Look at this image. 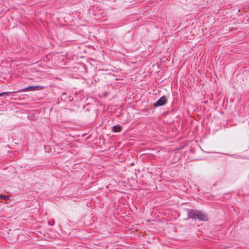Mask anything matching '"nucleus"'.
<instances>
[{
    "label": "nucleus",
    "mask_w": 249,
    "mask_h": 249,
    "mask_svg": "<svg viewBox=\"0 0 249 249\" xmlns=\"http://www.w3.org/2000/svg\"><path fill=\"white\" fill-rule=\"evenodd\" d=\"M229 156H231V157H238L239 156L236 155V154H233V155H229Z\"/></svg>",
    "instance_id": "nucleus-9"
},
{
    "label": "nucleus",
    "mask_w": 249,
    "mask_h": 249,
    "mask_svg": "<svg viewBox=\"0 0 249 249\" xmlns=\"http://www.w3.org/2000/svg\"><path fill=\"white\" fill-rule=\"evenodd\" d=\"M167 101L166 97L165 96H162L153 105L155 107H160L164 105L167 103Z\"/></svg>",
    "instance_id": "nucleus-3"
},
{
    "label": "nucleus",
    "mask_w": 249,
    "mask_h": 249,
    "mask_svg": "<svg viewBox=\"0 0 249 249\" xmlns=\"http://www.w3.org/2000/svg\"><path fill=\"white\" fill-rule=\"evenodd\" d=\"M122 126L120 125H116L112 127V131L115 132H119L122 130Z\"/></svg>",
    "instance_id": "nucleus-4"
},
{
    "label": "nucleus",
    "mask_w": 249,
    "mask_h": 249,
    "mask_svg": "<svg viewBox=\"0 0 249 249\" xmlns=\"http://www.w3.org/2000/svg\"><path fill=\"white\" fill-rule=\"evenodd\" d=\"M69 98V100L67 99L66 94L65 93H64L62 95V96H61V100H64V101H65V102L68 101V102H72V101L73 99H71V98H70V97Z\"/></svg>",
    "instance_id": "nucleus-5"
},
{
    "label": "nucleus",
    "mask_w": 249,
    "mask_h": 249,
    "mask_svg": "<svg viewBox=\"0 0 249 249\" xmlns=\"http://www.w3.org/2000/svg\"><path fill=\"white\" fill-rule=\"evenodd\" d=\"M0 198L5 200H7L9 199V196L3 194H0Z\"/></svg>",
    "instance_id": "nucleus-6"
},
{
    "label": "nucleus",
    "mask_w": 249,
    "mask_h": 249,
    "mask_svg": "<svg viewBox=\"0 0 249 249\" xmlns=\"http://www.w3.org/2000/svg\"><path fill=\"white\" fill-rule=\"evenodd\" d=\"M43 87L40 86H30L17 91H14L12 92H19L21 91H33L36 90H40L43 89Z\"/></svg>",
    "instance_id": "nucleus-2"
},
{
    "label": "nucleus",
    "mask_w": 249,
    "mask_h": 249,
    "mask_svg": "<svg viewBox=\"0 0 249 249\" xmlns=\"http://www.w3.org/2000/svg\"><path fill=\"white\" fill-rule=\"evenodd\" d=\"M187 211L188 219L191 218L195 221L198 220L200 221H207L208 220L207 216L200 211L188 209Z\"/></svg>",
    "instance_id": "nucleus-1"
},
{
    "label": "nucleus",
    "mask_w": 249,
    "mask_h": 249,
    "mask_svg": "<svg viewBox=\"0 0 249 249\" xmlns=\"http://www.w3.org/2000/svg\"><path fill=\"white\" fill-rule=\"evenodd\" d=\"M9 93H13V92L12 91V92H1V93H0V97L2 96V95H7Z\"/></svg>",
    "instance_id": "nucleus-7"
},
{
    "label": "nucleus",
    "mask_w": 249,
    "mask_h": 249,
    "mask_svg": "<svg viewBox=\"0 0 249 249\" xmlns=\"http://www.w3.org/2000/svg\"><path fill=\"white\" fill-rule=\"evenodd\" d=\"M48 224H49V225H51V226H53V225H54V220H53V221H49V222H48Z\"/></svg>",
    "instance_id": "nucleus-8"
}]
</instances>
